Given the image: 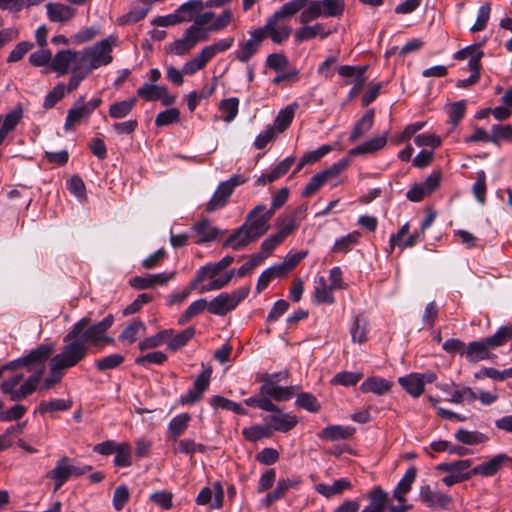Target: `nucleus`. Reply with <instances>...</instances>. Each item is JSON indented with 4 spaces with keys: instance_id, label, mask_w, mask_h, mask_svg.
<instances>
[{
    "instance_id": "nucleus-44",
    "label": "nucleus",
    "mask_w": 512,
    "mask_h": 512,
    "mask_svg": "<svg viewBox=\"0 0 512 512\" xmlns=\"http://www.w3.org/2000/svg\"><path fill=\"white\" fill-rule=\"evenodd\" d=\"M115 458L114 465L117 467H129L132 465L131 456L132 450L131 446L127 442L119 443L117 446V450H115Z\"/></svg>"
},
{
    "instance_id": "nucleus-10",
    "label": "nucleus",
    "mask_w": 512,
    "mask_h": 512,
    "mask_svg": "<svg viewBox=\"0 0 512 512\" xmlns=\"http://www.w3.org/2000/svg\"><path fill=\"white\" fill-rule=\"evenodd\" d=\"M419 499L432 510H447L452 504L451 496L440 491L432 490L428 484L420 487Z\"/></svg>"
},
{
    "instance_id": "nucleus-53",
    "label": "nucleus",
    "mask_w": 512,
    "mask_h": 512,
    "mask_svg": "<svg viewBox=\"0 0 512 512\" xmlns=\"http://www.w3.org/2000/svg\"><path fill=\"white\" fill-rule=\"evenodd\" d=\"M182 22H189V17H182L175 11L172 14L165 16H158L151 21L153 26L168 27L173 26Z\"/></svg>"
},
{
    "instance_id": "nucleus-57",
    "label": "nucleus",
    "mask_w": 512,
    "mask_h": 512,
    "mask_svg": "<svg viewBox=\"0 0 512 512\" xmlns=\"http://www.w3.org/2000/svg\"><path fill=\"white\" fill-rule=\"evenodd\" d=\"M124 362L121 354H111L96 361V367L99 371H106L120 366Z\"/></svg>"
},
{
    "instance_id": "nucleus-25",
    "label": "nucleus",
    "mask_w": 512,
    "mask_h": 512,
    "mask_svg": "<svg viewBox=\"0 0 512 512\" xmlns=\"http://www.w3.org/2000/svg\"><path fill=\"white\" fill-rule=\"evenodd\" d=\"M416 475V468L410 467L409 469H407L404 476L398 482L397 486L393 491V497L399 503H404L406 501V494L411 490L412 484L416 479Z\"/></svg>"
},
{
    "instance_id": "nucleus-13",
    "label": "nucleus",
    "mask_w": 512,
    "mask_h": 512,
    "mask_svg": "<svg viewBox=\"0 0 512 512\" xmlns=\"http://www.w3.org/2000/svg\"><path fill=\"white\" fill-rule=\"evenodd\" d=\"M271 424V427L275 431L287 433L292 430L298 423V419L295 415L284 413L279 408L269 415L266 419Z\"/></svg>"
},
{
    "instance_id": "nucleus-55",
    "label": "nucleus",
    "mask_w": 512,
    "mask_h": 512,
    "mask_svg": "<svg viewBox=\"0 0 512 512\" xmlns=\"http://www.w3.org/2000/svg\"><path fill=\"white\" fill-rule=\"evenodd\" d=\"M296 404L309 412H318L321 407L316 397L310 393H300L297 396Z\"/></svg>"
},
{
    "instance_id": "nucleus-34",
    "label": "nucleus",
    "mask_w": 512,
    "mask_h": 512,
    "mask_svg": "<svg viewBox=\"0 0 512 512\" xmlns=\"http://www.w3.org/2000/svg\"><path fill=\"white\" fill-rule=\"evenodd\" d=\"M296 107V104L288 105L278 112L274 120V131L282 133L289 127L294 118Z\"/></svg>"
},
{
    "instance_id": "nucleus-60",
    "label": "nucleus",
    "mask_w": 512,
    "mask_h": 512,
    "mask_svg": "<svg viewBox=\"0 0 512 512\" xmlns=\"http://www.w3.org/2000/svg\"><path fill=\"white\" fill-rule=\"evenodd\" d=\"M512 138V125L496 124L491 128L492 143L498 144L501 140H510Z\"/></svg>"
},
{
    "instance_id": "nucleus-47",
    "label": "nucleus",
    "mask_w": 512,
    "mask_h": 512,
    "mask_svg": "<svg viewBox=\"0 0 512 512\" xmlns=\"http://www.w3.org/2000/svg\"><path fill=\"white\" fill-rule=\"evenodd\" d=\"M244 438L250 442H256L262 438H268L272 435L268 426L254 425L244 428L242 431Z\"/></svg>"
},
{
    "instance_id": "nucleus-50",
    "label": "nucleus",
    "mask_w": 512,
    "mask_h": 512,
    "mask_svg": "<svg viewBox=\"0 0 512 512\" xmlns=\"http://www.w3.org/2000/svg\"><path fill=\"white\" fill-rule=\"evenodd\" d=\"M90 72L85 69V65L77 64L72 68V75L69 79L67 92H72L78 88L80 83L88 76Z\"/></svg>"
},
{
    "instance_id": "nucleus-62",
    "label": "nucleus",
    "mask_w": 512,
    "mask_h": 512,
    "mask_svg": "<svg viewBox=\"0 0 512 512\" xmlns=\"http://www.w3.org/2000/svg\"><path fill=\"white\" fill-rule=\"evenodd\" d=\"M167 360V356L162 351H154L136 358L135 363L140 366H148L150 364L161 365Z\"/></svg>"
},
{
    "instance_id": "nucleus-63",
    "label": "nucleus",
    "mask_w": 512,
    "mask_h": 512,
    "mask_svg": "<svg viewBox=\"0 0 512 512\" xmlns=\"http://www.w3.org/2000/svg\"><path fill=\"white\" fill-rule=\"evenodd\" d=\"M145 329V325L142 321L134 319L121 333L120 339L126 340L129 343H133L136 340L137 333L139 330Z\"/></svg>"
},
{
    "instance_id": "nucleus-59",
    "label": "nucleus",
    "mask_w": 512,
    "mask_h": 512,
    "mask_svg": "<svg viewBox=\"0 0 512 512\" xmlns=\"http://www.w3.org/2000/svg\"><path fill=\"white\" fill-rule=\"evenodd\" d=\"M202 8V0H190L180 5L176 11L182 17H189V21H191L192 19H194L196 12L201 10Z\"/></svg>"
},
{
    "instance_id": "nucleus-46",
    "label": "nucleus",
    "mask_w": 512,
    "mask_h": 512,
    "mask_svg": "<svg viewBox=\"0 0 512 512\" xmlns=\"http://www.w3.org/2000/svg\"><path fill=\"white\" fill-rule=\"evenodd\" d=\"M477 399V394L468 386H462L451 393L449 402L454 404H461L463 402L472 403Z\"/></svg>"
},
{
    "instance_id": "nucleus-36",
    "label": "nucleus",
    "mask_w": 512,
    "mask_h": 512,
    "mask_svg": "<svg viewBox=\"0 0 512 512\" xmlns=\"http://www.w3.org/2000/svg\"><path fill=\"white\" fill-rule=\"evenodd\" d=\"M400 385L413 397H419L424 392V387L417 373H411L399 378Z\"/></svg>"
},
{
    "instance_id": "nucleus-16",
    "label": "nucleus",
    "mask_w": 512,
    "mask_h": 512,
    "mask_svg": "<svg viewBox=\"0 0 512 512\" xmlns=\"http://www.w3.org/2000/svg\"><path fill=\"white\" fill-rule=\"evenodd\" d=\"M509 459L506 454H497L489 461L479 464L472 468L473 475H481L483 477L494 476L503 466V463Z\"/></svg>"
},
{
    "instance_id": "nucleus-33",
    "label": "nucleus",
    "mask_w": 512,
    "mask_h": 512,
    "mask_svg": "<svg viewBox=\"0 0 512 512\" xmlns=\"http://www.w3.org/2000/svg\"><path fill=\"white\" fill-rule=\"evenodd\" d=\"M455 439L466 445H477L489 441V437L479 431H469L466 429H459L454 434Z\"/></svg>"
},
{
    "instance_id": "nucleus-40",
    "label": "nucleus",
    "mask_w": 512,
    "mask_h": 512,
    "mask_svg": "<svg viewBox=\"0 0 512 512\" xmlns=\"http://www.w3.org/2000/svg\"><path fill=\"white\" fill-rule=\"evenodd\" d=\"M72 407V401L64 399H51L49 401H42L37 411L40 414L52 413L56 411H67Z\"/></svg>"
},
{
    "instance_id": "nucleus-48",
    "label": "nucleus",
    "mask_w": 512,
    "mask_h": 512,
    "mask_svg": "<svg viewBox=\"0 0 512 512\" xmlns=\"http://www.w3.org/2000/svg\"><path fill=\"white\" fill-rule=\"evenodd\" d=\"M211 405L216 408H222L227 411H233L239 415L247 414V411L243 407H241L239 403H236L222 396H213L211 398Z\"/></svg>"
},
{
    "instance_id": "nucleus-54",
    "label": "nucleus",
    "mask_w": 512,
    "mask_h": 512,
    "mask_svg": "<svg viewBox=\"0 0 512 512\" xmlns=\"http://www.w3.org/2000/svg\"><path fill=\"white\" fill-rule=\"evenodd\" d=\"M363 377V374L360 372H340L337 373L333 379L332 383L339 384L342 386H353L355 385L361 378Z\"/></svg>"
},
{
    "instance_id": "nucleus-18",
    "label": "nucleus",
    "mask_w": 512,
    "mask_h": 512,
    "mask_svg": "<svg viewBox=\"0 0 512 512\" xmlns=\"http://www.w3.org/2000/svg\"><path fill=\"white\" fill-rule=\"evenodd\" d=\"M295 162L294 157H287L278 163L268 174H262L257 180L256 185L264 186L268 183H272L278 178L285 175Z\"/></svg>"
},
{
    "instance_id": "nucleus-35",
    "label": "nucleus",
    "mask_w": 512,
    "mask_h": 512,
    "mask_svg": "<svg viewBox=\"0 0 512 512\" xmlns=\"http://www.w3.org/2000/svg\"><path fill=\"white\" fill-rule=\"evenodd\" d=\"M299 11H301L299 16V22L301 24H308L319 17H323L319 0H314L311 2L307 1L306 5Z\"/></svg>"
},
{
    "instance_id": "nucleus-56",
    "label": "nucleus",
    "mask_w": 512,
    "mask_h": 512,
    "mask_svg": "<svg viewBox=\"0 0 512 512\" xmlns=\"http://www.w3.org/2000/svg\"><path fill=\"white\" fill-rule=\"evenodd\" d=\"M180 119V111L177 108H170L160 112L155 119V125L166 126L178 122Z\"/></svg>"
},
{
    "instance_id": "nucleus-6",
    "label": "nucleus",
    "mask_w": 512,
    "mask_h": 512,
    "mask_svg": "<svg viewBox=\"0 0 512 512\" xmlns=\"http://www.w3.org/2000/svg\"><path fill=\"white\" fill-rule=\"evenodd\" d=\"M471 459L457 460L453 462H444L437 465L436 469L448 473L442 478V482L447 486H453L457 483L469 480L472 476Z\"/></svg>"
},
{
    "instance_id": "nucleus-43",
    "label": "nucleus",
    "mask_w": 512,
    "mask_h": 512,
    "mask_svg": "<svg viewBox=\"0 0 512 512\" xmlns=\"http://www.w3.org/2000/svg\"><path fill=\"white\" fill-rule=\"evenodd\" d=\"M195 335V328L190 326L187 327L185 330L181 331L180 333L173 335V338H171L168 341V349L171 351H177L183 346L187 344L188 341H190L193 336Z\"/></svg>"
},
{
    "instance_id": "nucleus-52",
    "label": "nucleus",
    "mask_w": 512,
    "mask_h": 512,
    "mask_svg": "<svg viewBox=\"0 0 512 512\" xmlns=\"http://www.w3.org/2000/svg\"><path fill=\"white\" fill-rule=\"evenodd\" d=\"M511 334L512 330L510 328L501 327L495 334L483 340L490 350L503 345L511 336Z\"/></svg>"
},
{
    "instance_id": "nucleus-58",
    "label": "nucleus",
    "mask_w": 512,
    "mask_h": 512,
    "mask_svg": "<svg viewBox=\"0 0 512 512\" xmlns=\"http://www.w3.org/2000/svg\"><path fill=\"white\" fill-rule=\"evenodd\" d=\"M350 160L348 158H343L339 160L338 162L332 164L329 168H327L324 171H321L323 178L325 181H329L330 179L336 178L339 176L343 171H345L349 166Z\"/></svg>"
},
{
    "instance_id": "nucleus-21",
    "label": "nucleus",
    "mask_w": 512,
    "mask_h": 512,
    "mask_svg": "<svg viewBox=\"0 0 512 512\" xmlns=\"http://www.w3.org/2000/svg\"><path fill=\"white\" fill-rule=\"evenodd\" d=\"M355 428L342 425H329L318 433V438L327 441H339L350 438Z\"/></svg>"
},
{
    "instance_id": "nucleus-42",
    "label": "nucleus",
    "mask_w": 512,
    "mask_h": 512,
    "mask_svg": "<svg viewBox=\"0 0 512 512\" xmlns=\"http://www.w3.org/2000/svg\"><path fill=\"white\" fill-rule=\"evenodd\" d=\"M323 17H338L345 10L344 0H319Z\"/></svg>"
},
{
    "instance_id": "nucleus-37",
    "label": "nucleus",
    "mask_w": 512,
    "mask_h": 512,
    "mask_svg": "<svg viewBox=\"0 0 512 512\" xmlns=\"http://www.w3.org/2000/svg\"><path fill=\"white\" fill-rule=\"evenodd\" d=\"M374 111L368 110L362 118L356 123L349 139L354 142L367 133L373 126Z\"/></svg>"
},
{
    "instance_id": "nucleus-64",
    "label": "nucleus",
    "mask_w": 512,
    "mask_h": 512,
    "mask_svg": "<svg viewBox=\"0 0 512 512\" xmlns=\"http://www.w3.org/2000/svg\"><path fill=\"white\" fill-rule=\"evenodd\" d=\"M52 61V54L46 47H41L40 50L30 54L29 62L35 67H40L48 64Z\"/></svg>"
},
{
    "instance_id": "nucleus-11",
    "label": "nucleus",
    "mask_w": 512,
    "mask_h": 512,
    "mask_svg": "<svg viewBox=\"0 0 512 512\" xmlns=\"http://www.w3.org/2000/svg\"><path fill=\"white\" fill-rule=\"evenodd\" d=\"M211 373V368L202 371L195 379L193 388L181 397L180 402L182 404H194L199 401L209 387Z\"/></svg>"
},
{
    "instance_id": "nucleus-24",
    "label": "nucleus",
    "mask_w": 512,
    "mask_h": 512,
    "mask_svg": "<svg viewBox=\"0 0 512 512\" xmlns=\"http://www.w3.org/2000/svg\"><path fill=\"white\" fill-rule=\"evenodd\" d=\"M232 193L233 190L230 188V186L227 185V183H225L224 181L220 182L212 198L206 205V211L213 212L224 207L227 204Z\"/></svg>"
},
{
    "instance_id": "nucleus-15",
    "label": "nucleus",
    "mask_w": 512,
    "mask_h": 512,
    "mask_svg": "<svg viewBox=\"0 0 512 512\" xmlns=\"http://www.w3.org/2000/svg\"><path fill=\"white\" fill-rule=\"evenodd\" d=\"M151 9V5L147 0H136L130 10L118 18L119 25L134 24L144 19Z\"/></svg>"
},
{
    "instance_id": "nucleus-51",
    "label": "nucleus",
    "mask_w": 512,
    "mask_h": 512,
    "mask_svg": "<svg viewBox=\"0 0 512 512\" xmlns=\"http://www.w3.org/2000/svg\"><path fill=\"white\" fill-rule=\"evenodd\" d=\"M165 91V86L145 83L137 89V95L146 101H157L160 99V92Z\"/></svg>"
},
{
    "instance_id": "nucleus-41",
    "label": "nucleus",
    "mask_w": 512,
    "mask_h": 512,
    "mask_svg": "<svg viewBox=\"0 0 512 512\" xmlns=\"http://www.w3.org/2000/svg\"><path fill=\"white\" fill-rule=\"evenodd\" d=\"M239 108V99L231 97L223 99L219 104V110L224 114L223 120L227 123L232 122L237 114Z\"/></svg>"
},
{
    "instance_id": "nucleus-30",
    "label": "nucleus",
    "mask_w": 512,
    "mask_h": 512,
    "mask_svg": "<svg viewBox=\"0 0 512 512\" xmlns=\"http://www.w3.org/2000/svg\"><path fill=\"white\" fill-rule=\"evenodd\" d=\"M333 292L334 289L327 284L325 277L320 276L315 279L314 297L317 303L333 304L335 302Z\"/></svg>"
},
{
    "instance_id": "nucleus-29",
    "label": "nucleus",
    "mask_w": 512,
    "mask_h": 512,
    "mask_svg": "<svg viewBox=\"0 0 512 512\" xmlns=\"http://www.w3.org/2000/svg\"><path fill=\"white\" fill-rule=\"evenodd\" d=\"M465 355L469 362H479L492 356L484 340L470 342L465 349Z\"/></svg>"
},
{
    "instance_id": "nucleus-17",
    "label": "nucleus",
    "mask_w": 512,
    "mask_h": 512,
    "mask_svg": "<svg viewBox=\"0 0 512 512\" xmlns=\"http://www.w3.org/2000/svg\"><path fill=\"white\" fill-rule=\"evenodd\" d=\"M90 115L89 110L84 106V96H80L67 113L65 130H72L82 119L88 118Z\"/></svg>"
},
{
    "instance_id": "nucleus-3",
    "label": "nucleus",
    "mask_w": 512,
    "mask_h": 512,
    "mask_svg": "<svg viewBox=\"0 0 512 512\" xmlns=\"http://www.w3.org/2000/svg\"><path fill=\"white\" fill-rule=\"evenodd\" d=\"M307 0H291L277 11H275L268 19L264 26L249 31L250 38L246 41L239 42V49L235 52V58L242 62H248L258 51L262 41L270 37L276 44L286 41L291 34V27L284 23V18L296 15L300 9L306 5Z\"/></svg>"
},
{
    "instance_id": "nucleus-1",
    "label": "nucleus",
    "mask_w": 512,
    "mask_h": 512,
    "mask_svg": "<svg viewBox=\"0 0 512 512\" xmlns=\"http://www.w3.org/2000/svg\"><path fill=\"white\" fill-rule=\"evenodd\" d=\"M114 322L112 314L107 315L98 323H92L91 318L83 317L78 320L63 338L60 352L54 355L50 362V375L38 388L49 390L59 383L65 371L77 366L89 354L91 347H102L113 342L107 331Z\"/></svg>"
},
{
    "instance_id": "nucleus-26",
    "label": "nucleus",
    "mask_w": 512,
    "mask_h": 512,
    "mask_svg": "<svg viewBox=\"0 0 512 512\" xmlns=\"http://www.w3.org/2000/svg\"><path fill=\"white\" fill-rule=\"evenodd\" d=\"M392 387V383L384 378L378 376L368 377L359 386V390L363 393H374L376 395H384Z\"/></svg>"
},
{
    "instance_id": "nucleus-20",
    "label": "nucleus",
    "mask_w": 512,
    "mask_h": 512,
    "mask_svg": "<svg viewBox=\"0 0 512 512\" xmlns=\"http://www.w3.org/2000/svg\"><path fill=\"white\" fill-rule=\"evenodd\" d=\"M247 225H242L239 228H237L223 243L224 248H232L233 250L237 251L244 247H246L248 244L256 241L254 238H251L252 236L249 234V232L246 229Z\"/></svg>"
},
{
    "instance_id": "nucleus-4",
    "label": "nucleus",
    "mask_w": 512,
    "mask_h": 512,
    "mask_svg": "<svg viewBox=\"0 0 512 512\" xmlns=\"http://www.w3.org/2000/svg\"><path fill=\"white\" fill-rule=\"evenodd\" d=\"M117 38L109 36L91 47L80 51L79 64L85 65V69L89 72L102 66L110 64L113 60L112 50L116 44Z\"/></svg>"
},
{
    "instance_id": "nucleus-27",
    "label": "nucleus",
    "mask_w": 512,
    "mask_h": 512,
    "mask_svg": "<svg viewBox=\"0 0 512 512\" xmlns=\"http://www.w3.org/2000/svg\"><path fill=\"white\" fill-rule=\"evenodd\" d=\"M47 15L50 21L67 22L75 15L76 10L61 3H48Z\"/></svg>"
},
{
    "instance_id": "nucleus-38",
    "label": "nucleus",
    "mask_w": 512,
    "mask_h": 512,
    "mask_svg": "<svg viewBox=\"0 0 512 512\" xmlns=\"http://www.w3.org/2000/svg\"><path fill=\"white\" fill-rule=\"evenodd\" d=\"M137 103L136 98L115 102L109 108V116L114 119H121L130 114Z\"/></svg>"
},
{
    "instance_id": "nucleus-23",
    "label": "nucleus",
    "mask_w": 512,
    "mask_h": 512,
    "mask_svg": "<svg viewBox=\"0 0 512 512\" xmlns=\"http://www.w3.org/2000/svg\"><path fill=\"white\" fill-rule=\"evenodd\" d=\"M330 31H325L324 24L315 23L314 25L303 24L296 30L294 37L297 42H304L319 36L321 39L327 38Z\"/></svg>"
},
{
    "instance_id": "nucleus-5",
    "label": "nucleus",
    "mask_w": 512,
    "mask_h": 512,
    "mask_svg": "<svg viewBox=\"0 0 512 512\" xmlns=\"http://www.w3.org/2000/svg\"><path fill=\"white\" fill-rule=\"evenodd\" d=\"M250 287L243 286L231 293H221L209 302L208 311L211 314L223 316L235 309L249 294Z\"/></svg>"
},
{
    "instance_id": "nucleus-9",
    "label": "nucleus",
    "mask_w": 512,
    "mask_h": 512,
    "mask_svg": "<svg viewBox=\"0 0 512 512\" xmlns=\"http://www.w3.org/2000/svg\"><path fill=\"white\" fill-rule=\"evenodd\" d=\"M287 377V373L267 374L262 377L264 382L260 388L262 394L273 398L276 401H287L294 395V387L278 386L275 382Z\"/></svg>"
},
{
    "instance_id": "nucleus-49",
    "label": "nucleus",
    "mask_w": 512,
    "mask_h": 512,
    "mask_svg": "<svg viewBox=\"0 0 512 512\" xmlns=\"http://www.w3.org/2000/svg\"><path fill=\"white\" fill-rule=\"evenodd\" d=\"M276 226L278 228V232L275 235L282 242L285 240V238L288 235L293 233L297 228L296 220L292 216L285 217V218H278Z\"/></svg>"
},
{
    "instance_id": "nucleus-22",
    "label": "nucleus",
    "mask_w": 512,
    "mask_h": 512,
    "mask_svg": "<svg viewBox=\"0 0 512 512\" xmlns=\"http://www.w3.org/2000/svg\"><path fill=\"white\" fill-rule=\"evenodd\" d=\"M369 504L360 512H383L387 502L388 494L380 486L371 489L367 495Z\"/></svg>"
},
{
    "instance_id": "nucleus-31",
    "label": "nucleus",
    "mask_w": 512,
    "mask_h": 512,
    "mask_svg": "<svg viewBox=\"0 0 512 512\" xmlns=\"http://www.w3.org/2000/svg\"><path fill=\"white\" fill-rule=\"evenodd\" d=\"M351 487L352 484L348 479L341 478L339 480H336L331 485L319 483L318 485H316L315 489L319 494L327 498H330L332 496L341 494L344 490L350 489Z\"/></svg>"
},
{
    "instance_id": "nucleus-45",
    "label": "nucleus",
    "mask_w": 512,
    "mask_h": 512,
    "mask_svg": "<svg viewBox=\"0 0 512 512\" xmlns=\"http://www.w3.org/2000/svg\"><path fill=\"white\" fill-rule=\"evenodd\" d=\"M208 306L209 302L204 298L192 302L179 318V323L184 324L190 321L193 317L201 314L205 309L208 310Z\"/></svg>"
},
{
    "instance_id": "nucleus-19",
    "label": "nucleus",
    "mask_w": 512,
    "mask_h": 512,
    "mask_svg": "<svg viewBox=\"0 0 512 512\" xmlns=\"http://www.w3.org/2000/svg\"><path fill=\"white\" fill-rule=\"evenodd\" d=\"M192 229L197 235V239L195 241L197 244L211 242L215 240L220 234V230L212 226L211 222L208 219H203L196 222L193 225Z\"/></svg>"
},
{
    "instance_id": "nucleus-12",
    "label": "nucleus",
    "mask_w": 512,
    "mask_h": 512,
    "mask_svg": "<svg viewBox=\"0 0 512 512\" xmlns=\"http://www.w3.org/2000/svg\"><path fill=\"white\" fill-rule=\"evenodd\" d=\"M80 52L72 50H61L52 57L51 68L59 76L65 75L69 68L75 66L79 62Z\"/></svg>"
},
{
    "instance_id": "nucleus-8",
    "label": "nucleus",
    "mask_w": 512,
    "mask_h": 512,
    "mask_svg": "<svg viewBox=\"0 0 512 512\" xmlns=\"http://www.w3.org/2000/svg\"><path fill=\"white\" fill-rule=\"evenodd\" d=\"M208 40L204 31L197 28V26H189L185 29L181 38L173 41L168 51L174 55L183 56L190 52L199 42Z\"/></svg>"
},
{
    "instance_id": "nucleus-32",
    "label": "nucleus",
    "mask_w": 512,
    "mask_h": 512,
    "mask_svg": "<svg viewBox=\"0 0 512 512\" xmlns=\"http://www.w3.org/2000/svg\"><path fill=\"white\" fill-rule=\"evenodd\" d=\"M387 143L385 135L374 137L350 150V155L372 154L381 150Z\"/></svg>"
},
{
    "instance_id": "nucleus-39",
    "label": "nucleus",
    "mask_w": 512,
    "mask_h": 512,
    "mask_svg": "<svg viewBox=\"0 0 512 512\" xmlns=\"http://www.w3.org/2000/svg\"><path fill=\"white\" fill-rule=\"evenodd\" d=\"M361 237L360 232L353 231L345 236L336 239L332 251L334 253H347L351 250L352 246L358 243Z\"/></svg>"
},
{
    "instance_id": "nucleus-28",
    "label": "nucleus",
    "mask_w": 512,
    "mask_h": 512,
    "mask_svg": "<svg viewBox=\"0 0 512 512\" xmlns=\"http://www.w3.org/2000/svg\"><path fill=\"white\" fill-rule=\"evenodd\" d=\"M191 421V416L188 413H182L173 417L169 423L167 429V435L169 439L173 441H177V439L184 434L186 429L188 428L189 422Z\"/></svg>"
},
{
    "instance_id": "nucleus-61",
    "label": "nucleus",
    "mask_w": 512,
    "mask_h": 512,
    "mask_svg": "<svg viewBox=\"0 0 512 512\" xmlns=\"http://www.w3.org/2000/svg\"><path fill=\"white\" fill-rule=\"evenodd\" d=\"M66 87L63 83L57 84L45 97L43 106L45 109L52 108L65 95Z\"/></svg>"
},
{
    "instance_id": "nucleus-7",
    "label": "nucleus",
    "mask_w": 512,
    "mask_h": 512,
    "mask_svg": "<svg viewBox=\"0 0 512 512\" xmlns=\"http://www.w3.org/2000/svg\"><path fill=\"white\" fill-rule=\"evenodd\" d=\"M273 216V211H267L264 204L255 206L246 216L243 225H247L246 229L249 234L257 240L264 235L269 229V220Z\"/></svg>"
},
{
    "instance_id": "nucleus-2",
    "label": "nucleus",
    "mask_w": 512,
    "mask_h": 512,
    "mask_svg": "<svg viewBox=\"0 0 512 512\" xmlns=\"http://www.w3.org/2000/svg\"><path fill=\"white\" fill-rule=\"evenodd\" d=\"M53 347L50 344H41L31 350L27 355L6 363L4 370H18L26 368L31 375L26 379L24 374L17 372L0 384L2 394L11 401H21L33 394L40 384L45 371V362L50 357Z\"/></svg>"
},
{
    "instance_id": "nucleus-14",
    "label": "nucleus",
    "mask_w": 512,
    "mask_h": 512,
    "mask_svg": "<svg viewBox=\"0 0 512 512\" xmlns=\"http://www.w3.org/2000/svg\"><path fill=\"white\" fill-rule=\"evenodd\" d=\"M46 478L53 481V491H58L71 478L69 473L68 457L63 456L57 460L55 467L46 473Z\"/></svg>"
}]
</instances>
